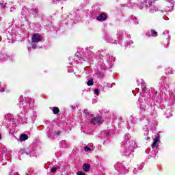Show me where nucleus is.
<instances>
[{"mask_svg":"<svg viewBox=\"0 0 175 175\" xmlns=\"http://www.w3.org/2000/svg\"><path fill=\"white\" fill-rule=\"evenodd\" d=\"M141 99H142V98H140L138 99L139 102H140V100H141Z\"/></svg>","mask_w":175,"mask_h":175,"instance_id":"56","label":"nucleus"},{"mask_svg":"<svg viewBox=\"0 0 175 175\" xmlns=\"http://www.w3.org/2000/svg\"><path fill=\"white\" fill-rule=\"evenodd\" d=\"M146 36H153L154 38H157L158 36V32L155 31V30L152 29L150 33H146Z\"/></svg>","mask_w":175,"mask_h":175,"instance_id":"23","label":"nucleus"},{"mask_svg":"<svg viewBox=\"0 0 175 175\" xmlns=\"http://www.w3.org/2000/svg\"><path fill=\"white\" fill-rule=\"evenodd\" d=\"M19 106H23L24 111H28L32 107V98H24V96H21L18 98Z\"/></svg>","mask_w":175,"mask_h":175,"instance_id":"7","label":"nucleus"},{"mask_svg":"<svg viewBox=\"0 0 175 175\" xmlns=\"http://www.w3.org/2000/svg\"><path fill=\"white\" fill-rule=\"evenodd\" d=\"M159 143H161V139L158 135L153 140V143L152 144V148H155V147H158V146H159Z\"/></svg>","mask_w":175,"mask_h":175,"instance_id":"21","label":"nucleus"},{"mask_svg":"<svg viewBox=\"0 0 175 175\" xmlns=\"http://www.w3.org/2000/svg\"><path fill=\"white\" fill-rule=\"evenodd\" d=\"M146 103L145 107L140 106V110L142 112L144 111L145 113L142 114L140 120H145L148 122L149 126H152V122L154 118H157V111H155V105L152 104V99L148 97L144 98Z\"/></svg>","mask_w":175,"mask_h":175,"instance_id":"2","label":"nucleus"},{"mask_svg":"<svg viewBox=\"0 0 175 175\" xmlns=\"http://www.w3.org/2000/svg\"><path fill=\"white\" fill-rule=\"evenodd\" d=\"M173 8H174V1H173V0L167 1L166 3V8H165V10H161V12L163 13L164 12H165L166 13H167L169 12H172V10H173Z\"/></svg>","mask_w":175,"mask_h":175,"instance_id":"15","label":"nucleus"},{"mask_svg":"<svg viewBox=\"0 0 175 175\" xmlns=\"http://www.w3.org/2000/svg\"><path fill=\"white\" fill-rule=\"evenodd\" d=\"M77 175H85V173L81 172V171H79L77 173Z\"/></svg>","mask_w":175,"mask_h":175,"instance_id":"41","label":"nucleus"},{"mask_svg":"<svg viewBox=\"0 0 175 175\" xmlns=\"http://www.w3.org/2000/svg\"><path fill=\"white\" fill-rule=\"evenodd\" d=\"M83 114H85V117H90V116H91V114L90 113V111H88V109H84Z\"/></svg>","mask_w":175,"mask_h":175,"instance_id":"35","label":"nucleus"},{"mask_svg":"<svg viewBox=\"0 0 175 175\" xmlns=\"http://www.w3.org/2000/svg\"><path fill=\"white\" fill-rule=\"evenodd\" d=\"M90 167H91V166L88 163H85L83 165V169L85 172H89Z\"/></svg>","mask_w":175,"mask_h":175,"instance_id":"29","label":"nucleus"},{"mask_svg":"<svg viewBox=\"0 0 175 175\" xmlns=\"http://www.w3.org/2000/svg\"><path fill=\"white\" fill-rule=\"evenodd\" d=\"M146 6L148 7V4H146Z\"/></svg>","mask_w":175,"mask_h":175,"instance_id":"58","label":"nucleus"},{"mask_svg":"<svg viewBox=\"0 0 175 175\" xmlns=\"http://www.w3.org/2000/svg\"><path fill=\"white\" fill-rule=\"evenodd\" d=\"M13 61V57L11 56H8L6 53L3 52H0V62H2V61Z\"/></svg>","mask_w":175,"mask_h":175,"instance_id":"16","label":"nucleus"},{"mask_svg":"<svg viewBox=\"0 0 175 175\" xmlns=\"http://www.w3.org/2000/svg\"><path fill=\"white\" fill-rule=\"evenodd\" d=\"M109 88H113V85H109V86H108Z\"/></svg>","mask_w":175,"mask_h":175,"instance_id":"54","label":"nucleus"},{"mask_svg":"<svg viewBox=\"0 0 175 175\" xmlns=\"http://www.w3.org/2000/svg\"><path fill=\"white\" fill-rule=\"evenodd\" d=\"M131 19L133 20V23L135 24V25H137V24H139V21L137 20V18H136V16H132Z\"/></svg>","mask_w":175,"mask_h":175,"instance_id":"33","label":"nucleus"},{"mask_svg":"<svg viewBox=\"0 0 175 175\" xmlns=\"http://www.w3.org/2000/svg\"><path fill=\"white\" fill-rule=\"evenodd\" d=\"M11 152L10 150H6L4 154H5V161H9V156H8V155H11Z\"/></svg>","mask_w":175,"mask_h":175,"instance_id":"31","label":"nucleus"},{"mask_svg":"<svg viewBox=\"0 0 175 175\" xmlns=\"http://www.w3.org/2000/svg\"><path fill=\"white\" fill-rule=\"evenodd\" d=\"M51 172V173H55L57 172V167H52Z\"/></svg>","mask_w":175,"mask_h":175,"instance_id":"40","label":"nucleus"},{"mask_svg":"<svg viewBox=\"0 0 175 175\" xmlns=\"http://www.w3.org/2000/svg\"><path fill=\"white\" fill-rule=\"evenodd\" d=\"M96 20L98 21H106V20H107V15H106V14L102 13L100 14L97 17H96Z\"/></svg>","mask_w":175,"mask_h":175,"instance_id":"19","label":"nucleus"},{"mask_svg":"<svg viewBox=\"0 0 175 175\" xmlns=\"http://www.w3.org/2000/svg\"><path fill=\"white\" fill-rule=\"evenodd\" d=\"M0 92H5V88L0 87Z\"/></svg>","mask_w":175,"mask_h":175,"instance_id":"43","label":"nucleus"},{"mask_svg":"<svg viewBox=\"0 0 175 175\" xmlns=\"http://www.w3.org/2000/svg\"><path fill=\"white\" fill-rule=\"evenodd\" d=\"M28 139V135L27 134H22L20 136L19 140L20 142H25V140Z\"/></svg>","mask_w":175,"mask_h":175,"instance_id":"27","label":"nucleus"},{"mask_svg":"<svg viewBox=\"0 0 175 175\" xmlns=\"http://www.w3.org/2000/svg\"><path fill=\"white\" fill-rule=\"evenodd\" d=\"M105 135H106L107 137L109 138V137L110 136V133L107 131V132H105Z\"/></svg>","mask_w":175,"mask_h":175,"instance_id":"46","label":"nucleus"},{"mask_svg":"<svg viewBox=\"0 0 175 175\" xmlns=\"http://www.w3.org/2000/svg\"><path fill=\"white\" fill-rule=\"evenodd\" d=\"M18 36V33L16 32V30H14V29H12L11 31H8V34L7 35V36L9 40V43H14V41L17 40Z\"/></svg>","mask_w":175,"mask_h":175,"instance_id":"10","label":"nucleus"},{"mask_svg":"<svg viewBox=\"0 0 175 175\" xmlns=\"http://www.w3.org/2000/svg\"><path fill=\"white\" fill-rule=\"evenodd\" d=\"M167 118H169V117H172V116H173L172 113H170L169 115L167 113Z\"/></svg>","mask_w":175,"mask_h":175,"instance_id":"45","label":"nucleus"},{"mask_svg":"<svg viewBox=\"0 0 175 175\" xmlns=\"http://www.w3.org/2000/svg\"><path fill=\"white\" fill-rule=\"evenodd\" d=\"M1 139H2V135H1V134H0V140H1Z\"/></svg>","mask_w":175,"mask_h":175,"instance_id":"55","label":"nucleus"},{"mask_svg":"<svg viewBox=\"0 0 175 175\" xmlns=\"http://www.w3.org/2000/svg\"><path fill=\"white\" fill-rule=\"evenodd\" d=\"M94 95L98 96V95H99V89H96V90L94 91Z\"/></svg>","mask_w":175,"mask_h":175,"instance_id":"38","label":"nucleus"},{"mask_svg":"<svg viewBox=\"0 0 175 175\" xmlns=\"http://www.w3.org/2000/svg\"><path fill=\"white\" fill-rule=\"evenodd\" d=\"M169 44H170V43L168 42V43H167V46H169Z\"/></svg>","mask_w":175,"mask_h":175,"instance_id":"57","label":"nucleus"},{"mask_svg":"<svg viewBox=\"0 0 175 175\" xmlns=\"http://www.w3.org/2000/svg\"><path fill=\"white\" fill-rule=\"evenodd\" d=\"M143 129L145 132H147V131H148V127L147 126V124L145 125V127H144Z\"/></svg>","mask_w":175,"mask_h":175,"instance_id":"42","label":"nucleus"},{"mask_svg":"<svg viewBox=\"0 0 175 175\" xmlns=\"http://www.w3.org/2000/svg\"><path fill=\"white\" fill-rule=\"evenodd\" d=\"M20 154H25L27 156L35 157L36 152L35 150L32 146H29L27 148H23L20 150Z\"/></svg>","mask_w":175,"mask_h":175,"instance_id":"9","label":"nucleus"},{"mask_svg":"<svg viewBox=\"0 0 175 175\" xmlns=\"http://www.w3.org/2000/svg\"><path fill=\"white\" fill-rule=\"evenodd\" d=\"M103 39H104L107 43H116V40L113 38L112 34L108 31L104 33Z\"/></svg>","mask_w":175,"mask_h":175,"instance_id":"12","label":"nucleus"},{"mask_svg":"<svg viewBox=\"0 0 175 175\" xmlns=\"http://www.w3.org/2000/svg\"><path fill=\"white\" fill-rule=\"evenodd\" d=\"M49 137L50 139H54V136L51 135V134H49Z\"/></svg>","mask_w":175,"mask_h":175,"instance_id":"48","label":"nucleus"},{"mask_svg":"<svg viewBox=\"0 0 175 175\" xmlns=\"http://www.w3.org/2000/svg\"><path fill=\"white\" fill-rule=\"evenodd\" d=\"M42 41V36L39 33L33 34L31 38V47L32 49H38L37 44L39 42Z\"/></svg>","mask_w":175,"mask_h":175,"instance_id":"8","label":"nucleus"},{"mask_svg":"<svg viewBox=\"0 0 175 175\" xmlns=\"http://www.w3.org/2000/svg\"><path fill=\"white\" fill-rule=\"evenodd\" d=\"M14 8H12L11 10H10V12H14Z\"/></svg>","mask_w":175,"mask_h":175,"instance_id":"52","label":"nucleus"},{"mask_svg":"<svg viewBox=\"0 0 175 175\" xmlns=\"http://www.w3.org/2000/svg\"><path fill=\"white\" fill-rule=\"evenodd\" d=\"M90 124L91 125H100L103 124V118L99 116L94 117L90 120Z\"/></svg>","mask_w":175,"mask_h":175,"instance_id":"13","label":"nucleus"},{"mask_svg":"<svg viewBox=\"0 0 175 175\" xmlns=\"http://www.w3.org/2000/svg\"><path fill=\"white\" fill-rule=\"evenodd\" d=\"M96 59L98 61V75L100 78H102L105 77V70H107L113 66V62L116 58L106 51L100 50L96 53Z\"/></svg>","mask_w":175,"mask_h":175,"instance_id":"1","label":"nucleus"},{"mask_svg":"<svg viewBox=\"0 0 175 175\" xmlns=\"http://www.w3.org/2000/svg\"><path fill=\"white\" fill-rule=\"evenodd\" d=\"M76 77H77V79H79V77H80V75H77Z\"/></svg>","mask_w":175,"mask_h":175,"instance_id":"53","label":"nucleus"},{"mask_svg":"<svg viewBox=\"0 0 175 175\" xmlns=\"http://www.w3.org/2000/svg\"><path fill=\"white\" fill-rule=\"evenodd\" d=\"M10 117H12V115L9 113L5 116V118L6 120H10L12 122V125H16V120L14 119H12V118Z\"/></svg>","mask_w":175,"mask_h":175,"instance_id":"22","label":"nucleus"},{"mask_svg":"<svg viewBox=\"0 0 175 175\" xmlns=\"http://www.w3.org/2000/svg\"><path fill=\"white\" fill-rule=\"evenodd\" d=\"M31 14V10L24 7L22 9L21 16L22 18L24 17V18H27V17L29 16Z\"/></svg>","mask_w":175,"mask_h":175,"instance_id":"17","label":"nucleus"},{"mask_svg":"<svg viewBox=\"0 0 175 175\" xmlns=\"http://www.w3.org/2000/svg\"><path fill=\"white\" fill-rule=\"evenodd\" d=\"M141 87H142V93L144 94V92H146V91L147 90V85H146V83H144V81H142Z\"/></svg>","mask_w":175,"mask_h":175,"instance_id":"26","label":"nucleus"},{"mask_svg":"<svg viewBox=\"0 0 175 175\" xmlns=\"http://www.w3.org/2000/svg\"><path fill=\"white\" fill-rule=\"evenodd\" d=\"M137 121V118L131 116V122H127V129H131V128H133V124L136 123Z\"/></svg>","mask_w":175,"mask_h":175,"instance_id":"18","label":"nucleus"},{"mask_svg":"<svg viewBox=\"0 0 175 175\" xmlns=\"http://www.w3.org/2000/svg\"><path fill=\"white\" fill-rule=\"evenodd\" d=\"M97 99H98V97H96V98L93 99L92 103H93V104H94V103H96Z\"/></svg>","mask_w":175,"mask_h":175,"instance_id":"44","label":"nucleus"},{"mask_svg":"<svg viewBox=\"0 0 175 175\" xmlns=\"http://www.w3.org/2000/svg\"><path fill=\"white\" fill-rule=\"evenodd\" d=\"M84 150H85L86 152H88V151H91V149H90V147L85 146V148H84Z\"/></svg>","mask_w":175,"mask_h":175,"instance_id":"39","label":"nucleus"},{"mask_svg":"<svg viewBox=\"0 0 175 175\" xmlns=\"http://www.w3.org/2000/svg\"><path fill=\"white\" fill-rule=\"evenodd\" d=\"M167 33H169V31H165L163 32V35H166Z\"/></svg>","mask_w":175,"mask_h":175,"instance_id":"50","label":"nucleus"},{"mask_svg":"<svg viewBox=\"0 0 175 175\" xmlns=\"http://www.w3.org/2000/svg\"><path fill=\"white\" fill-rule=\"evenodd\" d=\"M87 85H88V87H91V85H94V79L91 78V79L87 82Z\"/></svg>","mask_w":175,"mask_h":175,"instance_id":"34","label":"nucleus"},{"mask_svg":"<svg viewBox=\"0 0 175 175\" xmlns=\"http://www.w3.org/2000/svg\"><path fill=\"white\" fill-rule=\"evenodd\" d=\"M60 148H66L68 147V144L66 141H62L59 142Z\"/></svg>","mask_w":175,"mask_h":175,"instance_id":"28","label":"nucleus"},{"mask_svg":"<svg viewBox=\"0 0 175 175\" xmlns=\"http://www.w3.org/2000/svg\"><path fill=\"white\" fill-rule=\"evenodd\" d=\"M133 173H135V174H136V173H137V170L136 168H135L133 170Z\"/></svg>","mask_w":175,"mask_h":175,"instance_id":"49","label":"nucleus"},{"mask_svg":"<svg viewBox=\"0 0 175 175\" xmlns=\"http://www.w3.org/2000/svg\"><path fill=\"white\" fill-rule=\"evenodd\" d=\"M115 169L119 172L120 175H125L129 172L128 168L124 167L122 164L118 163L115 165Z\"/></svg>","mask_w":175,"mask_h":175,"instance_id":"11","label":"nucleus"},{"mask_svg":"<svg viewBox=\"0 0 175 175\" xmlns=\"http://www.w3.org/2000/svg\"><path fill=\"white\" fill-rule=\"evenodd\" d=\"M56 135H57V136L59 135H61V131H57V132L56 133Z\"/></svg>","mask_w":175,"mask_h":175,"instance_id":"51","label":"nucleus"},{"mask_svg":"<svg viewBox=\"0 0 175 175\" xmlns=\"http://www.w3.org/2000/svg\"><path fill=\"white\" fill-rule=\"evenodd\" d=\"M75 57L78 58L79 62H83V61H87V58H92L94 57V52H92L90 49H85V53L83 51L77 52Z\"/></svg>","mask_w":175,"mask_h":175,"instance_id":"6","label":"nucleus"},{"mask_svg":"<svg viewBox=\"0 0 175 175\" xmlns=\"http://www.w3.org/2000/svg\"><path fill=\"white\" fill-rule=\"evenodd\" d=\"M31 14H33V17H36L39 13V10L37 8H33L30 10Z\"/></svg>","mask_w":175,"mask_h":175,"instance_id":"24","label":"nucleus"},{"mask_svg":"<svg viewBox=\"0 0 175 175\" xmlns=\"http://www.w3.org/2000/svg\"><path fill=\"white\" fill-rule=\"evenodd\" d=\"M148 135V133H146V140H150V137L147 136Z\"/></svg>","mask_w":175,"mask_h":175,"instance_id":"47","label":"nucleus"},{"mask_svg":"<svg viewBox=\"0 0 175 175\" xmlns=\"http://www.w3.org/2000/svg\"><path fill=\"white\" fill-rule=\"evenodd\" d=\"M36 117H38L36 111L33 109H30L27 118L28 121H30V122H32V124H33L35 122V120H36Z\"/></svg>","mask_w":175,"mask_h":175,"instance_id":"14","label":"nucleus"},{"mask_svg":"<svg viewBox=\"0 0 175 175\" xmlns=\"http://www.w3.org/2000/svg\"><path fill=\"white\" fill-rule=\"evenodd\" d=\"M6 8V3L0 1V9H5Z\"/></svg>","mask_w":175,"mask_h":175,"instance_id":"36","label":"nucleus"},{"mask_svg":"<svg viewBox=\"0 0 175 175\" xmlns=\"http://www.w3.org/2000/svg\"><path fill=\"white\" fill-rule=\"evenodd\" d=\"M173 72H174V69L172 67H167L165 68V73L167 75H173Z\"/></svg>","mask_w":175,"mask_h":175,"instance_id":"25","label":"nucleus"},{"mask_svg":"<svg viewBox=\"0 0 175 175\" xmlns=\"http://www.w3.org/2000/svg\"><path fill=\"white\" fill-rule=\"evenodd\" d=\"M116 36L119 44L123 47H128V46L133 44V41L131 40V34H127L124 30H118Z\"/></svg>","mask_w":175,"mask_h":175,"instance_id":"5","label":"nucleus"},{"mask_svg":"<svg viewBox=\"0 0 175 175\" xmlns=\"http://www.w3.org/2000/svg\"><path fill=\"white\" fill-rule=\"evenodd\" d=\"M170 81V78L165 77L163 76L160 79L159 85H161V92L165 94L167 96V100H169L171 103H174L175 102V94L174 93L170 92L169 90V82Z\"/></svg>","mask_w":175,"mask_h":175,"instance_id":"4","label":"nucleus"},{"mask_svg":"<svg viewBox=\"0 0 175 175\" xmlns=\"http://www.w3.org/2000/svg\"><path fill=\"white\" fill-rule=\"evenodd\" d=\"M136 147V142L131 139V135L126 134L124 137L123 142H122L120 152L122 155H131Z\"/></svg>","mask_w":175,"mask_h":175,"instance_id":"3","label":"nucleus"},{"mask_svg":"<svg viewBox=\"0 0 175 175\" xmlns=\"http://www.w3.org/2000/svg\"><path fill=\"white\" fill-rule=\"evenodd\" d=\"M159 10L156 7H150V13H155V12H158Z\"/></svg>","mask_w":175,"mask_h":175,"instance_id":"32","label":"nucleus"},{"mask_svg":"<svg viewBox=\"0 0 175 175\" xmlns=\"http://www.w3.org/2000/svg\"><path fill=\"white\" fill-rule=\"evenodd\" d=\"M51 110L53 111V114H58V113H59V109H58L57 107H51Z\"/></svg>","mask_w":175,"mask_h":175,"instance_id":"30","label":"nucleus"},{"mask_svg":"<svg viewBox=\"0 0 175 175\" xmlns=\"http://www.w3.org/2000/svg\"><path fill=\"white\" fill-rule=\"evenodd\" d=\"M61 1L62 0H51V3H52L53 5H56V3L61 2Z\"/></svg>","mask_w":175,"mask_h":175,"instance_id":"37","label":"nucleus"},{"mask_svg":"<svg viewBox=\"0 0 175 175\" xmlns=\"http://www.w3.org/2000/svg\"><path fill=\"white\" fill-rule=\"evenodd\" d=\"M25 114L21 113L18 116V122L19 124H24V122H25Z\"/></svg>","mask_w":175,"mask_h":175,"instance_id":"20","label":"nucleus"}]
</instances>
